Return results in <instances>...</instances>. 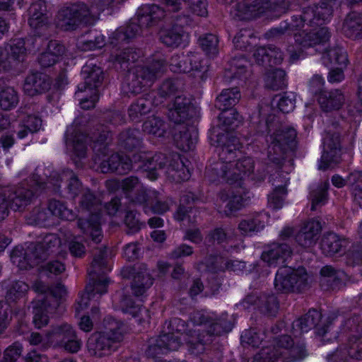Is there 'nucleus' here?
Masks as SVG:
<instances>
[{
	"label": "nucleus",
	"instance_id": "b1692460",
	"mask_svg": "<svg viewBox=\"0 0 362 362\" xmlns=\"http://www.w3.org/2000/svg\"><path fill=\"white\" fill-rule=\"evenodd\" d=\"M108 283L109 281L107 279L104 278L103 279L95 281L93 286L88 285L86 289V292L83 293L80 296V299L77 301L76 311L79 312L85 309L91 298H96L98 299L102 294L105 293L107 292Z\"/></svg>",
	"mask_w": 362,
	"mask_h": 362
},
{
	"label": "nucleus",
	"instance_id": "2eb2a0df",
	"mask_svg": "<svg viewBox=\"0 0 362 362\" xmlns=\"http://www.w3.org/2000/svg\"><path fill=\"white\" fill-rule=\"evenodd\" d=\"M121 275L123 278L133 279L132 290L136 296H142L153 284V279L146 269L136 271L134 267H126L122 268Z\"/></svg>",
	"mask_w": 362,
	"mask_h": 362
},
{
	"label": "nucleus",
	"instance_id": "e2e57ef3",
	"mask_svg": "<svg viewBox=\"0 0 362 362\" xmlns=\"http://www.w3.org/2000/svg\"><path fill=\"white\" fill-rule=\"evenodd\" d=\"M296 131L293 128H287L279 131L274 137V142L279 144H288L295 139Z\"/></svg>",
	"mask_w": 362,
	"mask_h": 362
},
{
	"label": "nucleus",
	"instance_id": "f704fd0d",
	"mask_svg": "<svg viewBox=\"0 0 362 362\" xmlns=\"http://www.w3.org/2000/svg\"><path fill=\"white\" fill-rule=\"evenodd\" d=\"M45 5L43 1H38L33 4L29 8V24L32 28L37 30L45 27L47 17L44 12Z\"/></svg>",
	"mask_w": 362,
	"mask_h": 362
},
{
	"label": "nucleus",
	"instance_id": "412c9836",
	"mask_svg": "<svg viewBox=\"0 0 362 362\" xmlns=\"http://www.w3.org/2000/svg\"><path fill=\"white\" fill-rule=\"evenodd\" d=\"M84 79V84L78 87L80 92L90 90V88L97 89L103 79L101 69L92 63L86 64L81 71Z\"/></svg>",
	"mask_w": 362,
	"mask_h": 362
},
{
	"label": "nucleus",
	"instance_id": "a211bd4d",
	"mask_svg": "<svg viewBox=\"0 0 362 362\" xmlns=\"http://www.w3.org/2000/svg\"><path fill=\"white\" fill-rule=\"evenodd\" d=\"M230 187L231 189L228 192L223 190L219 195L221 200L226 202L225 213L227 215H231L241 209L245 206V202L243 197V194H245V187L235 188L230 186Z\"/></svg>",
	"mask_w": 362,
	"mask_h": 362
},
{
	"label": "nucleus",
	"instance_id": "5fc2aeb1",
	"mask_svg": "<svg viewBox=\"0 0 362 362\" xmlns=\"http://www.w3.org/2000/svg\"><path fill=\"white\" fill-rule=\"evenodd\" d=\"M78 97L80 98V105L81 108L88 110L95 107V103L98 100V91L97 89L90 88V90L86 92H78Z\"/></svg>",
	"mask_w": 362,
	"mask_h": 362
},
{
	"label": "nucleus",
	"instance_id": "5701e85b",
	"mask_svg": "<svg viewBox=\"0 0 362 362\" xmlns=\"http://www.w3.org/2000/svg\"><path fill=\"white\" fill-rule=\"evenodd\" d=\"M323 144L325 150L319 164V168L322 170L327 168L332 162H338L335 157L340 151L339 136L337 135L327 136L324 138Z\"/></svg>",
	"mask_w": 362,
	"mask_h": 362
},
{
	"label": "nucleus",
	"instance_id": "a18cd8bd",
	"mask_svg": "<svg viewBox=\"0 0 362 362\" xmlns=\"http://www.w3.org/2000/svg\"><path fill=\"white\" fill-rule=\"evenodd\" d=\"M177 330L178 332L177 334H171L161 336L158 341V346L160 349L165 348L169 351L177 350L181 344V338H185L186 337V334L180 333L183 329L177 328Z\"/></svg>",
	"mask_w": 362,
	"mask_h": 362
},
{
	"label": "nucleus",
	"instance_id": "9b49d317",
	"mask_svg": "<svg viewBox=\"0 0 362 362\" xmlns=\"http://www.w3.org/2000/svg\"><path fill=\"white\" fill-rule=\"evenodd\" d=\"M53 339L54 345L61 346L70 353L78 352L82 346V342L77 338L74 329L66 323L54 327Z\"/></svg>",
	"mask_w": 362,
	"mask_h": 362
},
{
	"label": "nucleus",
	"instance_id": "0eeeda50",
	"mask_svg": "<svg viewBox=\"0 0 362 362\" xmlns=\"http://www.w3.org/2000/svg\"><path fill=\"white\" fill-rule=\"evenodd\" d=\"M100 9L92 11L83 4H77L59 11L55 22L64 30L73 29L80 23L92 24L98 18Z\"/></svg>",
	"mask_w": 362,
	"mask_h": 362
},
{
	"label": "nucleus",
	"instance_id": "052dcab7",
	"mask_svg": "<svg viewBox=\"0 0 362 362\" xmlns=\"http://www.w3.org/2000/svg\"><path fill=\"white\" fill-rule=\"evenodd\" d=\"M296 95L293 93H286L278 100L277 106L284 113H288L295 108Z\"/></svg>",
	"mask_w": 362,
	"mask_h": 362
},
{
	"label": "nucleus",
	"instance_id": "680f3d73",
	"mask_svg": "<svg viewBox=\"0 0 362 362\" xmlns=\"http://www.w3.org/2000/svg\"><path fill=\"white\" fill-rule=\"evenodd\" d=\"M22 350L23 346L21 344H13L5 350L2 362H16V359L21 356Z\"/></svg>",
	"mask_w": 362,
	"mask_h": 362
},
{
	"label": "nucleus",
	"instance_id": "1a4fd4ad",
	"mask_svg": "<svg viewBox=\"0 0 362 362\" xmlns=\"http://www.w3.org/2000/svg\"><path fill=\"white\" fill-rule=\"evenodd\" d=\"M308 281V274L303 267L293 269L289 267H281L277 271L274 279V286L276 290L287 292L296 288L300 290L305 285Z\"/></svg>",
	"mask_w": 362,
	"mask_h": 362
},
{
	"label": "nucleus",
	"instance_id": "603ef678",
	"mask_svg": "<svg viewBox=\"0 0 362 362\" xmlns=\"http://www.w3.org/2000/svg\"><path fill=\"white\" fill-rule=\"evenodd\" d=\"M256 42V37L250 30H241L234 37L233 43L237 49H247V45L253 44Z\"/></svg>",
	"mask_w": 362,
	"mask_h": 362
},
{
	"label": "nucleus",
	"instance_id": "c03bdc74",
	"mask_svg": "<svg viewBox=\"0 0 362 362\" xmlns=\"http://www.w3.org/2000/svg\"><path fill=\"white\" fill-rule=\"evenodd\" d=\"M266 86L272 89H279L285 85L286 73L281 69H271L264 76Z\"/></svg>",
	"mask_w": 362,
	"mask_h": 362
},
{
	"label": "nucleus",
	"instance_id": "a878e982",
	"mask_svg": "<svg viewBox=\"0 0 362 362\" xmlns=\"http://www.w3.org/2000/svg\"><path fill=\"white\" fill-rule=\"evenodd\" d=\"M0 49L4 53L6 60L11 61V69L23 60L26 52L25 42L23 39L11 40L4 49Z\"/></svg>",
	"mask_w": 362,
	"mask_h": 362
},
{
	"label": "nucleus",
	"instance_id": "e433bc0d",
	"mask_svg": "<svg viewBox=\"0 0 362 362\" xmlns=\"http://www.w3.org/2000/svg\"><path fill=\"white\" fill-rule=\"evenodd\" d=\"M322 60L327 65L330 64L341 68H346L349 63L347 54L341 47L326 50L322 54Z\"/></svg>",
	"mask_w": 362,
	"mask_h": 362
},
{
	"label": "nucleus",
	"instance_id": "2f4dec72",
	"mask_svg": "<svg viewBox=\"0 0 362 362\" xmlns=\"http://www.w3.org/2000/svg\"><path fill=\"white\" fill-rule=\"evenodd\" d=\"M49 87V81L42 74H32L25 78L23 90L26 94L34 95L47 90Z\"/></svg>",
	"mask_w": 362,
	"mask_h": 362
},
{
	"label": "nucleus",
	"instance_id": "72a5a7b5",
	"mask_svg": "<svg viewBox=\"0 0 362 362\" xmlns=\"http://www.w3.org/2000/svg\"><path fill=\"white\" fill-rule=\"evenodd\" d=\"M113 304L117 309L123 313H129L132 316L137 315L139 312L143 311L139 304L133 301L131 296L126 294L124 291L117 293L113 299Z\"/></svg>",
	"mask_w": 362,
	"mask_h": 362
},
{
	"label": "nucleus",
	"instance_id": "f03ea898",
	"mask_svg": "<svg viewBox=\"0 0 362 362\" xmlns=\"http://www.w3.org/2000/svg\"><path fill=\"white\" fill-rule=\"evenodd\" d=\"M333 4H337L335 0H323L320 7H308L299 18L293 19L292 27L305 28L295 35V41L300 50L324 45L329 40V33L322 25L332 15Z\"/></svg>",
	"mask_w": 362,
	"mask_h": 362
},
{
	"label": "nucleus",
	"instance_id": "6ab92c4d",
	"mask_svg": "<svg viewBox=\"0 0 362 362\" xmlns=\"http://www.w3.org/2000/svg\"><path fill=\"white\" fill-rule=\"evenodd\" d=\"M291 250L286 244L273 243L265 250L262 259L270 267L284 264L291 257Z\"/></svg>",
	"mask_w": 362,
	"mask_h": 362
},
{
	"label": "nucleus",
	"instance_id": "9d476101",
	"mask_svg": "<svg viewBox=\"0 0 362 362\" xmlns=\"http://www.w3.org/2000/svg\"><path fill=\"white\" fill-rule=\"evenodd\" d=\"M191 23V18L186 16L175 17L173 25L170 28L160 31V38L168 47H178L188 41V35L183 28Z\"/></svg>",
	"mask_w": 362,
	"mask_h": 362
},
{
	"label": "nucleus",
	"instance_id": "774afa93",
	"mask_svg": "<svg viewBox=\"0 0 362 362\" xmlns=\"http://www.w3.org/2000/svg\"><path fill=\"white\" fill-rule=\"evenodd\" d=\"M348 353L351 357L362 359V337L351 340Z\"/></svg>",
	"mask_w": 362,
	"mask_h": 362
},
{
	"label": "nucleus",
	"instance_id": "4468645a",
	"mask_svg": "<svg viewBox=\"0 0 362 362\" xmlns=\"http://www.w3.org/2000/svg\"><path fill=\"white\" fill-rule=\"evenodd\" d=\"M107 186L111 190L121 189L125 194L133 193L136 197L133 201L139 204L147 201L146 193L144 189L142 184L135 177H129L122 180L121 182L117 180H110L107 182Z\"/></svg>",
	"mask_w": 362,
	"mask_h": 362
},
{
	"label": "nucleus",
	"instance_id": "bf43d9fd",
	"mask_svg": "<svg viewBox=\"0 0 362 362\" xmlns=\"http://www.w3.org/2000/svg\"><path fill=\"white\" fill-rule=\"evenodd\" d=\"M149 110L150 103L144 99H139L136 103L131 105L129 109V115L132 119H135Z\"/></svg>",
	"mask_w": 362,
	"mask_h": 362
},
{
	"label": "nucleus",
	"instance_id": "bb28decb",
	"mask_svg": "<svg viewBox=\"0 0 362 362\" xmlns=\"http://www.w3.org/2000/svg\"><path fill=\"white\" fill-rule=\"evenodd\" d=\"M253 58L256 63L264 64L267 62L269 66L280 64L283 60L281 51L273 47H258L253 53Z\"/></svg>",
	"mask_w": 362,
	"mask_h": 362
},
{
	"label": "nucleus",
	"instance_id": "f257e3e1",
	"mask_svg": "<svg viewBox=\"0 0 362 362\" xmlns=\"http://www.w3.org/2000/svg\"><path fill=\"white\" fill-rule=\"evenodd\" d=\"M218 137L217 142L221 146L219 152L221 160L209 169L206 176L211 182H226L235 188L245 187L254 171V161L250 157H243L232 160L236 156V150L240 147L238 139L235 136L220 135L218 130L214 129Z\"/></svg>",
	"mask_w": 362,
	"mask_h": 362
},
{
	"label": "nucleus",
	"instance_id": "0e129e2a",
	"mask_svg": "<svg viewBox=\"0 0 362 362\" xmlns=\"http://www.w3.org/2000/svg\"><path fill=\"white\" fill-rule=\"evenodd\" d=\"M197 211L192 207L180 206L175 212L174 216L177 221L192 222L195 219Z\"/></svg>",
	"mask_w": 362,
	"mask_h": 362
},
{
	"label": "nucleus",
	"instance_id": "7ed1b4c3",
	"mask_svg": "<svg viewBox=\"0 0 362 362\" xmlns=\"http://www.w3.org/2000/svg\"><path fill=\"white\" fill-rule=\"evenodd\" d=\"M166 159V157L160 153L152 157L149 153L141 152L134 155L132 159L129 156L124 158L118 154H114L107 162L101 164L100 170L103 173L117 171L119 173H126L134 168V164L141 163L137 168L143 169L147 173L146 175L149 180H155L158 176L156 170L161 169L165 165Z\"/></svg>",
	"mask_w": 362,
	"mask_h": 362
},
{
	"label": "nucleus",
	"instance_id": "13d9d810",
	"mask_svg": "<svg viewBox=\"0 0 362 362\" xmlns=\"http://www.w3.org/2000/svg\"><path fill=\"white\" fill-rule=\"evenodd\" d=\"M28 291V286L23 281H16L9 288L6 298L10 300H16L25 296Z\"/></svg>",
	"mask_w": 362,
	"mask_h": 362
},
{
	"label": "nucleus",
	"instance_id": "20e7f679",
	"mask_svg": "<svg viewBox=\"0 0 362 362\" xmlns=\"http://www.w3.org/2000/svg\"><path fill=\"white\" fill-rule=\"evenodd\" d=\"M33 288L40 293H47L45 297L39 296L33 307V323L36 328L40 329L47 325L49 321L48 313H52L59 305L58 299L64 297L66 289L62 284H57L49 289L43 283L36 282Z\"/></svg>",
	"mask_w": 362,
	"mask_h": 362
},
{
	"label": "nucleus",
	"instance_id": "7c9ffc66",
	"mask_svg": "<svg viewBox=\"0 0 362 362\" xmlns=\"http://www.w3.org/2000/svg\"><path fill=\"white\" fill-rule=\"evenodd\" d=\"M321 315L320 313L316 310H310L303 317L295 321L293 324L294 336L298 337L315 327Z\"/></svg>",
	"mask_w": 362,
	"mask_h": 362
},
{
	"label": "nucleus",
	"instance_id": "6e6d98bb",
	"mask_svg": "<svg viewBox=\"0 0 362 362\" xmlns=\"http://www.w3.org/2000/svg\"><path fill=\"white\" fill-rule=\"evenodd\" d=\"M346 182L351 186L355 200L362 199V173L360 171L351 173Z\"/></svg>",
	"mask_w": 362,
	"mask_h": 362
},
{
	"label": "nucleus",
	"instance_id": "3c124183",
	"mask_svg": "<svg viewBox=\"0 0 362 362\" xmlns=\"http://www.w3.org/2000/svg\"><path fill=\"white\" fill-rule=\"evenodd\" d=\"M17 94L13 88H6L0 92V107L8 110L14 107L18 103Z\"/></svg>",
	"mask_w": 362,
	"mask_h": 362
},
{
	"label": "nucleus",
	"instance_id": "c85d7f7f",
	"mask_svg": "<svg viewBox=\"0 0 362 362\" xmlns=\"http://www.w3.org/2000/svg\"><path fill=\"white\" fill-rule=\"evenodd\" d=\"M292 340L288 336H282L279 339L278 346L284 348L283 351H279L276 349L272 351L269 348L263 349L259 354L255 356V360L259 362H274V359L279 356H282L288 352V349L291 346Z\"/></svg>",
	"mask_w": 362,
	"mask_h": 362
},
{
	"label": "nucleus",
	"instance_id": "ddd939ff",
	"mask_svg": "<svg viewBox=\"0 0 362 362\" xmlns=\"http://www.w3.org/2000/svg\"><path fill=\"white\" fill-rule=\"evenodd\" d=\"M172 71L177 73H188L190 71H205L206 64H203L200 54L190 53L187 55L173 56L170 62Z\"/></svg>",
	"mask_w": 362,
	"mask_h": 362
},
{
	"label": "nucleus",
	"instance_id": "de8ad7c7",
	"mask_svg": "<svg viewBox=\"0 0 362 362\" xmlns=\"http://www.w3.org/2000/svg\"><path fill=\"white\" fill-rule=\"evenodd\" d=\"M41 124L42 121L40 118L35 116L28 115L26 120L23 119V121L18 124L20 128L17 132L18 138L23 139L28 135V132H37L41 127Z\"/></svg>",
	"mask_w": 362,
	"mask_h": 362
},
{
	"label": "nucleus",
	"instance_id": "423d86ee",
	"mask_svg": "<svg viewBox=\"0 0 362 362\" xmlns=\"http://www.w3.org/2000/svg\"><path fill=\"white\" fill-rule=\"evenodd\" d=\"M166 70L163 60H156L150 65L142 67L137 66L131 69L127 80L130 82L123 86L127 93H139L144 86L150 84L158 77H160Z\"/></svg>",
	"mask_w": 362,
	"mask_h": 362
},
{
	"label": "nucleus",
	"instance_id": "4d7b16f0",
	"mask_svg": "<svg viewBox=\"0 0 362 362\" xmlns=\"http://www.w3.org/2000/svg\"><path fill=\"white\" fill-rule=\"evenodd\" d=\"M286 194L284 186L277 187L274 192L269 195L268 204L273 209H279L283 206L284 199Z\"/></svg>",
	"mask_w": 362,
	"mask_h": 362
},
{
	"label": "nucleus",
	"instance_id": "f8f14e48",
	"mask_svg": "<svg viewBox=\"0 0 362 362\" xmlns=\"http://www.w3.org/2000/svg\"><path fill=\"white\" fill-rule=\"evenodd\" d=\"M269 7L267 0H244L235 5L230 14L238 20H250L264 13Z\"/></svg>",
	"mask_w": 362,
	"mask_h": 362
},
{
	"label": "nucleus",
	"instance_id": "dca6fc26",
	"mask_svg": "<svg viewBox=\"0 0 362 362\" xmlns=\"http://www.w3.org/2000/svg\"><path fill=\"white\" fill-rule=\"evenodd\" d=\"M190 321L196 325H202L206 322H211L214 328L213 330L210 329L209 331L211 334H221L222 332H228L232 329L231 325L226 320V316H222L221 318L216 320V322H214L215 321L214 313L207 311H198L194 313Z\"/></svg>",
	"mask_w": 362,
	"mask_h": 362
},
{
	"label": "nucleus",
	"instance_id": "37998d69",
	"mask_svg": "<svg viewBox=\"0 0 362 362\" xmlns=\"http://www.w3.org/2000/svg\"><path fill=\"white\" fill-rule=\"evenodd\" d=\"M218 120L220 122L218 128L225 132L234 129L240 122L238 114L234 109L222 110Z\"/></svg>",
	"mask_w": 362,
	"mask_h": 362
},
{
	"label": "nucleus",
	"instance_id": "69168bd1",
	"mask_svg": "<svg viewBox=\"0 0 362 362\" xmlns=\"http://www.w3.org/2000/svg\"><path fill=\"white\" fill-rule=\"evenodd\" d=\"M246 61L244 59H233L232 66L230 71L226 72V77L227 79L232 78L239 77L240 74L244 72V67L245 66Z\"/></svg>",
	"mask_w": 362,
	"mask_h": 362
},
{
	"label": "nucleus",
	"instance_id": "4be33fe9",
	"mask_svg": "<svg viewBox=\"0 0 362 362\" xmlns=\"http://www.w3.org/2000/svg\"><path fill=\"white\" fill-rule=\"evenodd\" d=\"M346 100V95L338 89L321 92L318 97V103L325 112L339 110Z\"/></svg>",
	"mask_w": 362,
	"mask_h": 362
},
{
	"label": "nucleus",
	"instance_id": "09e8293b",
	"mask_svg": "<svg viewBox=\"0 0 362 362\" xmlns=\"http://www.w3.org/2000/svg\"><path fill=\"white\" fill-rule=\"evenodd\" d=\"M53 336L54 327L45 336L38 332H32L28 338V341L30 345L46 349L51 344H54Z\"/></svg>",
	"mask_w": 362,
	"mask_h": 362
},
{
	"label": "nucleus",
	"instance_id": "6e6552de",
	"mask_svg": "<svg viewBox=\"0 0 362 362\" xmlns=\"http://www.w3.org/2000/svg\"><path fill=\"white\" fill-rule=\"evenodd\" d=\"M100 204V201L96 200L92 193L87 192L83 196L81 207L82 211L90 212V218L89 220L80 218L78 221V227L84 233H89L92 237V240L95 243L100 242L102 238L99 218L96 213V210H98Z\"/></svg>",
	"mask_w": 362,
	"mask_h": 362
},
{
	"label": "nucleus",
	"instance_id": "ea45409f",
	"mask_svg": "<svg viewBox=\"0 0 362 362\" xmlns=\"http://www.w3.org/2000/svg\"><path fill=\"white\" fill-rule=\"evenodd\" d=\"M108 255L107 248L105 247L103 250H100L99 253L95 255L91 264V268L88 270L90 276H93L92 279H94L95 274H102L111 270V265L109 264Z\"/></svg>",
	"mask_w": 362,
	"mask_h": 362
},
{
	"label": "nucleus",
	"instance_id": "f3484780",
	"mask_svg": "<svg viewBox=\"0 0 362 362\" xmlns=\"http://www.w3.org/2000/svg\"><path fill=\"white\" fill-rule=\"evenodd\" d=\"M136 16L140 25L148 28L163 19L166 16V11L156 4H145L138 8Z\"/></svg>",
	"mask_w": 362,
	"mask_h": 362
},
{
	"label": "nucleus",
	"instance_id": "4c0bfd02",
	"mask_svg": "<svg viewBox=\"0 0 362 362\" xmlns=\"http://www.w3.org/2000/svg\"><path fill=\"white\" fill-rule=\"evenodd\" d=\"M64 49V47L57 42L50 41L47 46V51L42 53L39 58L40 64L45 67L52 66L63 54Z\"/></svg>",
	"mask_w": 362,
	"mask_h": 362
},
{
	"label": "nucleus",
	"instance_id": "864d4df0",
	"mask_svg": "<svg viewBox=\"0 0 362 362\" xmlns=\"http://www.w3.org/2000/svg\"><path fill=\"white\" fill-rule=\"evenodd\" d=\"M218 42L217 37L212 34L205 35L199 38V45L209 56H214L218 53Z\"/></svg>",
	"mask_w": 362,
	"mask_h": 362
},
{
	"label": "nucleus",
	"instance_id": "39448f33",
	"mask_svg": "<svg viewBox=\"0 0 362 362\" xmlns=\"http://www.w3.org/2000/svg\"><path fill=\"white\" fill-rule=\"evenodd\" d=\"M107 322V330L103 333L92 334L87 342L88 353L96 357H103L111 354L117 348L122 335L119 329L120 323L111 319Z\"/></svg>",
	"mask_w": 362,
	"mask_h": 362
},
{
	"label": "nucleus",
	"instance_id": "393cba45",
	"mask_svg": "<svg viewBox=\"0 0 362 362\" xmlns=\"http://www.w3.org/2000/svg\"><path fill=\"white\" fill-rule=\"evenodd\" d=\"M268 222V214L260 213L254 217L241 221L238 225V229L243 235H252L255 233L262 230Z\"/></svg>",
	"mask_w": 362,
	"mask_h": 362
},
{
	"label": "nucleus",
	"instance_id": "49530a36",
	"mask_svg": "<svg viewBox=\"0 0 362 362\" xmlns=\"http://www.w3.org/2000/svg\"><path fill=\"white\" fill-rule=\"evenodd\" d=\"M143 128L144 131L147 134H152L156 137H161L164 135L166 125L159 117L152 116L145 121Z\"/></svg>",
	"mask_w": 362,
	"mask_h": 362
},
{
	"label": "nucleus",
	"instance_id": "cd10ccee",
	"mask_svg": "<svg viewBox=\"0 0 362 362\" xmlns=\"http://www.w3.org/2000/svg\"><path fill=\"white\" fill-rule=\"evenodd\" d=\"M189 99L182 95H177L169 105L168 117L175 123H180L187 118Z\"/></svg>",
	"mask_w": 362,
	"mask_h": 362
},
{
	"label": "nucleus",
	"instance_id": "473e14b6",
	"mask_svg": "<svg viewBox=\"0 0 362 362\" xmlns=\"http://www.w3.org/2000/svg\"><path fill=\"white\" fill-rule=\"evenodd\" d=\"M343 30L347 37L358 39L362 37V14L351 13L345 19Z\"/></svg>",
	"mask_w": 362,
	"mask_h": 362
},
{
	"label": "nucleus",
	"instance_id": "58836bf2",
	"mask_svg": "<svg viewBox=\"0 0 362 362\" xmlns=\"http://www.w3.org/2000/svg\"><path fill=\"white\" fill-rule=\"evenodd\" d=\"M180 133L174 135L175 142L180 149L183 151H187L192 149L197 141V133L189 132L185 127L180 129Z\"/></svg>",
	"mask_w": 362,
	"mask_h": 362
},
{
	"label": "nucleus",
	"instance_id": "c756f323",
	"mask_svg": "<svg viewBox=\"0 0 362 362\" xmlns=\"http://www.w3.org/2000/svg\"><path fill=\"white\" fill-rule=\"evenodd\" d=\"M166 173L175 182L185 181L190 177L189 169L177 154L173 156Z\"/></svg>",
	"mask_w": 362,
	"mask_h": 362
},
{
	"label": "nucleus",
	"instance_id": "79ce46f5",
	"mask_svg": "<svg viewBox=\"0 0 362 362\" xmlns=\"http://www.w3.org/2000/svg\"><path fill=\"white\" fill-rule=\"evenodd\" d=\"M240 98L237 88L226 89L217 97L216 105L220 110H228L235 105Z\"/></svg>",
	"mask_w": 362,
	"mask_h": 362
},
{
	"label": "nucleus",
	"instance_id": "aec40b11",
	"mask_svg": "<svg viewBox=\"0 0 362 362\" xmlns=\"http://www.w3.org/2000/svg\"><path fill=\"white\" fill-rule=\"evenodd\" d=\"M321 229V224L318 221H309L297 234L296 240L302 247H310L316 243Z\"/></svg>",
	"mask_w": 362,
	"mask_h": 362
},
{
	"label": "nucleus",
	"instance_id": "338daca9",
	"mask_svg": "<svg viewBox=\"0 0 362 362\" xmlns=\"http://www.w3.org/2000/svg\"><path fill=\"white\" fill-rule=\"evenodd\" d=\"M191 11L196 15L205 16L207 14L206 0H189Z\"/></svg>",
	"mask_w": 362,
	"mask_h": 362
},
{
	"label": "nucleus",
	"instance_id": "a19ab883",
	"mask_svg": "<svg viewBox=\"0 0 362 362\" xmlns=\"http://www.w3.org/2000/svg\"><path fill=\"white\" fill-rule=\"evenodd\" d=\"M105 45V37L98 33H89L78 40L77 46L82 51L101 48Z\"/></svg>",
	"mask_w": 362,
	"mask_h": 362
},
{
	"label": "nucleus",
	"instance_id": "8fccbe9b",
	"mask_svg": "<svg viewBox=\"0 0 362 362\" xmlns=\"http://www.w3.org/2000/svg\"><path fill=\"white\" fill-rule=\"evenodd\" d=\"M48 211L52 216L64 220L71 221L75 217L72 211L59 201H51L49 204Z\"/></svg>",
	"mask_w": 362,
	"mask_h": 362
},
{
	"label": "nucleus",
	"instance_id": "c9c22d12",
	"mask_svg": "<svg viewBox=\"0 0 362 362\" xmlns=\"http://www.w3.org/2000/svg\"><path fill=\"white\" fill-rule=\"evenodd\" d=\"M347 241L341 238L335 233H328L324 235L321 242V249L326 255H332L339 252L345 247Z\"/></svg>",
	"mask_w": 362,
	"mask_h": 362
}]
</instances>
